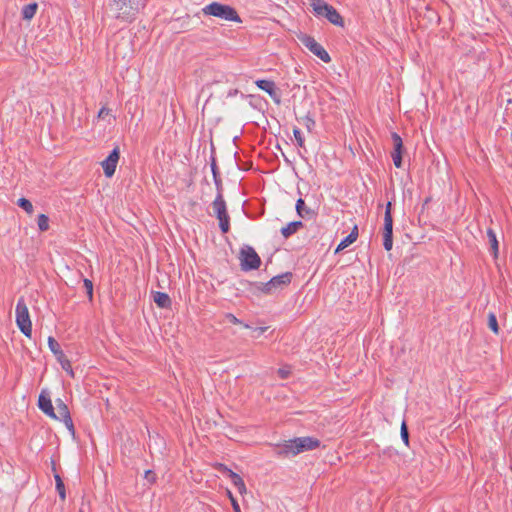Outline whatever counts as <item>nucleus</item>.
I'll return each instance as SVG.
<instances>
[{
    "label": "nucleus",
    "mask_w": 512,
    "mask_h": 512,
    "mask_svg": "<svg viewBox=\"0 0 512 512\" xmlns=\"http://www.w3.org/2000/svg\"><path fill=\"white\" fill-rule=\"evenodd\" d=\"M211 169H212L215 184H216L217 188L219 189L221 186V180L219 178V172H218V168L216 166L215 160L212 161Z\"/></svg>",
    "instance_id": "c756f323"
},
{
    "label": "nucleus",
    "mask_w": 512,
    "mask_h": 512,
    "mask_svg": "<svg viewBox=\"0 0 512 512\" xmlns=\"http://www.w3.org/2000/svg\"><path fill=\"white\" fill-rule=\"evenodd\" d=\"M48 135H49L50 137H53V136H52V134H51V130H48Z\"/></svg>",
    "instance_id": "a18cd8bd"
},
{
    "label": "nucleus",
    "mask_w": 512,
    "mask_h": 512,
    "mask_svg": "<svg viewBox=\"0 0 512 512\" xmlns=\"http://www.w3.org/2000/svg\"><path fill=\"white\" fill-rule=\"evenodd\" d=\"M216 469L229 477L230 472H233L231 469H229L225 464L218 463L216 466Z\"/></svg>",
    "instance_id": "f704fd0d"
},
{
    "label": "nucleus",
    "mask_w": 512,
    "mask_h": 512,
    "mask_svg": "<svg viewBox=\"0 0 512 512\" xmlns=\"http://www.w3.org/2000/svg\"><path fill=\"white\" fill-rule=\"evenodd\" d=\"M383 246L386 251H390L393 246V234L383 233Z\"/></svg>",
    "instance_id": "c85d7f7f"
},
{
    "label": "nucleus",
    "mask_w": 512,
    "mask_h": 512,
    "mask_svg": "<svg viewBox=\"0 0 512 512\" xmlns=\"http://www.w3.org/2000/svg\"><path fill=\"white\" fill-rule=\"evenodd\" d=\"M256 86L268 93L271 99L276 103H281V91L276 87V84L272 80L259 79L255 81Z\"/></svg>",
    "instance_id": "9d476101"
},
{
    "label": "nucleus",
    "mask_w": 512,
    "mask_h": 512,
    "mask_svg": "<svg viewBox=\"0 0 512 512\" xmlns=\"http://www.w3.org/2000/svg\"><path fill=\"white\" fill-rule=\"evenodd\" d=\"M37 9H38V5L35 2L25 5L22 8V12H21L22 18L24 20H31L35 16Z\"/></svg>",
    "instance_id": "412c9836"
},
{
    "label": "nucleus",
    "mask_w": 512,
    "mask_h": 512,
    "mask_svg": "<svg viewBox=\"0 0 512 512\" xmlns=\"http://www.w3.org/2000/svg\"><path fill=\"white\" fill-rule=\"evenodd\" d=\"M48 346L51 350V352L56 356L57 361L60 363L63 370L68 372L71 376H74V372L72 370L71 362L66 357L64 352L62 351L59 343L54 337L48 338Z\"/></svg>",
    "instance_id": "6e6552de"
},
{
    "label": "nucleus",
    "mask_w": 512,
    "mask_h": 512,
    "mask_svg": "<svg viewBox=\"0 0 512 512\" xmlns=\"http://www.w3.org/2000/svg\"><path fill=\"white\" fill-rule=\"evenodd\" d=\"M292 280V273L285 272L283 274L272 277L268 282L261 283V291L265 294H272L278 289H283L289 285Z\"/></svg>",
    "instance_id": "0eeeda50"
},
{
    "label": "nucleus",
    "mask_w": 512,
    "mask_h": 512,
    "mask_svg": "<svg viewBox=\"0 0 512 512\" xmlns=\"http://www.w3.org/2000/svg\"><path fill=\"white\" fill-rule=\"evenodd\" d=\"M304 224L301 221H292L281 229V234L284 238H289L295 234L299 229L303 228Z\"/></svg>",
    "instance_id": "f3484780"
},
{
    "label": "nucleus",
    "mask_w": 512,
    "mask_h": 512,
    "mask_svg": "<svg viewBox=\"0 0 512 512\" xmlns=\"http://www.w3.org/2000/svg\"><path fill=\"white\" fill-rule=\"evenodd\" d=\"M293 134H294V137H295V140H296L298 146L303 148L306 151V147H305L306 137L302 133V130H293Z\"/></svg>",
    "instance_id": "cd10ccee"
},
{
    "label": "nucleus",
    "mask_w": 512,
    "mask_h": 512,
    "mask_svg": "<svg viewBox=\"0 0 512 512\" xmlns=\"http://www.w3.org/2000/svg\"><path fill=\"white\" fill-rule=\"evenodd\" d=\"M80 512H82V511H80Z\"/></svg>",
    "instance_id": "09e8293b"
},
{
    "label": "nucleus",
    "mask_w": 512,
    "mask_h": 512,
    "mask_svg": "<svg viewBox=\"0 0 512 512\" xmlns=\"http://www.w3.org/2000/svg\"><path fill=\"white\" fill-rule=\"evenodd\" d=\"M225 318L232 324H242V322L232 313H226Z\"/></svg>",
    "instance_id": "c9c22d12"
},
{
    "label": "nucleus",
    "mask_w": 512,
    "mask_h": 512,
    "mask_svg": "<svg viewBox=\"0 0 512 512\" xmlns=\"http://www.w3.org/2000/svg\"><path fill=\"white\" fill-rule=\"evenodd\" d=\"M296 212L298 216L301 218L310 217L314 215L313 210L306 207L305 201L302 198H299L296 202Z\"/></svg>",
    "instance_id": "6ab92c4d"
},
{
    "label": "nucleus",
    "mask_w": 512,
    "mask_h": 512,
    "mask_svg": "<svg viewBox=\"0 0 512 512\" xmlns=\"http://www.w3.org/2000/svg\"><path fill=\"white\" fill-rule=\"evenodd\" d=\"M80 512H82V511H80Z\"/></svg>",
    "instance_id": "de8ad7c7"
},
{
    "label": "nucleus",
    "mask_w": 512,
    "mask_h": 512,
    "mask_svg": "<svg viewBox=\"0 0 512 512\" xmlns=\"http://www.w3.org/2000/svg\"><path fill=\"white\" fill-rule=\"evenodd\" d=\"M17 205L25 210L28 214H32L34 211L32 203L24 197L18 199Z\"/></svg>",
    "instance_id": "393cba45"
},
{
    "label": "nucleus",
    "mask_w": 512,
    "mask_h": 512,
    "mask_svg": "<svg viewBox=\"0 0 512 512\" xmlns=\"http://www.w3.org/2000/svg\"><path fill=\"white\" fill-rule=\"evenodd\" d=\"M202 12L207 16H214L219 19L231 22L241 23L242 20L237 11L230 5L219 2H212L202 8Z\"/></svg>",
    "instance_id": "f03ea898"
},
{
    "label": "nucleus",
    "mask_w": 512,
    "mask_h": 512,
    "mask_svg": "<svg viewBox=\"0 0 512 512\" xmlns=\"http://www.w3.org/2000/svg\"><path fill=\"white\" fill-rule=\"evenodd\" d=\"M384 219H393L392 218V203L391 202H388L386 204Z\"/></svg>",
    "instance_id": "e433bc0d"
},
{
    "label": "nucleus",
    "mask_w": 512,
    "mask_h": 512,
    "mask_svg": "<svg viewBox=\"0 0 512 512\" xmlns=\"http://www.w3.org/2000/svg\"><path fill=\"white\" fill-rule=\"evenodd\" d=\"M295 441L296 453L298 454L314 450L320 446V440L314 437H297Z\"/></svg>",
    "instance_id": "2eb2a0df"
},
{
    "label": "nucleus",
    "mask_w": 512,
    "mask_h": 512,
    "mask_svg": "<svg viewBox=\"0 0 512 512\" xmlns=\"http://www.w3.org/2000/svg\"><path fill=\"white\" fill-rule=\"evenodd\" d=\"M349 236H354V241L357 240V238H358V227L357 226H354V228L350 232Z\"/></svg>",
    "instance_id": "ea45409f"
},
{
    "label": "nucleus",
    "mask_w": 512,
    "mask_h": 512,
    "mask_svg": "<svg viewBox=\"0 0 512 512\" xmlns=\"http://www.w3.org/2000/svg\"><path fill=\"white\" fill-rule=\"evenodd\" d=\"M394 149L391 152V157L393 160V163L395 167L401 168L402 167V154L404 152V145L403 140L400 135H398L396 132H393L391 134Z\"/></svg>",
    "instance_id": "4468645a"
},
{
    "label": "nucleus",
    "mask_w": 512,
    "mask_h": 512,
    "mask_svg": "<svg viewBox=\"0 0 512 512\" xmlns=\"http://www.w3.org/2000/svg\"><path fill=\"white\" fill-rule=\"evenodd\" d=\"M145 479L150 483H154L156 480V475L152 470H147L145 472Z\"/></svg>",
    "instance_id": "4c0bfd02"
},
{
    "label": "nucleus",
    "mask_w": 512,
    "mask_h": 512,
    "mask_svg": "<svg viewBox=\"0 0 512 512\" xmlns=\"http://www.w3.org/2000/svg\"><path fill=\"white\" fill-rule=\"evenodd\" d=\"M144 0H109V9L116 19L132 22L144 7Z\"/></svg>",
    "instance_id": "f257e3e1"
},
{
    "label": "nucleus",
    "mask_w": 512,
    "mask_h": 512,
    "mask_svg": "<svg viewBox=\"0 0 512 512\" xmlns=\"http://www.w3.org/2000/svg\"><path fill=\"white\" fill-rule=\"evenodd\" d=\"M238 93H239V91H238L237 89L230 90V91L228 92V95H227V96H228V97H232V96L237 95Z\"/></svg>",
    "instance_id": "79ce46f5"
},
{
    "label": "nucleus",
    "mask_w": 512,
    "mask_h": 512,
    "mask_svg": "<svg viewBox=\"0 0 512 512\" xmlns=\"http://www.w3.org/2000/svg\"><path fill=\"white\" fill-rule=\"evenodd\" d=\"M106 117H111L110 111L106 108H102L98 113V118L105 119Z\"/></svg>",
    "instance_id": "58836bf2"
},
{
    "label": "nucleus",
    "mask_w": 512,
    "mask_h": 512,
    "mask_svg": "<svg viewBox=\"0 0 512 512\" xmlns=\"http://www.w3.org/2000/svg\"><path fill=\"white\" fill-rule=\"evenodd\" d=\"M240 265L243 271L258 269L261 265V258L251 246H244L240 251Z\"/></svg>",
    "instance_id": "423d86ee"
},
{
    "label": "nucleus",
    "mask_w": 512,
    "mask_h": 512,
    "mask_svg": "<svg viewBox=\"0 0 512 512\" xmlns=\"http://www.w3.org/2000/svg\"><path fill=\"white\" fill-rule=\"evenodd\" d=\"M301 41L310 52L316 55L323 62L329 63L331 61V57L328 52L313 37L305 35Z\"/></svg>",
    "instance_id": "1a4fd4ad"
},
{
    "label": "nucleus",
    "mask_w": 512,
    "mask_h": 512,
    "mask_svg": "<svg viewBox=\"0 0 512 512\" xmlns=\"http://www.w3.org/2000/svg\"><path fill=\"white\" fill-rule=\"evenodd\" d=\"M487 324H488V327L493 331L494 334H496V335L499 334L500 328H499L497 317H496L495 313L490 312L488 314Z\"/></svg>",
    "instance_id": "5701e85b"
},
{
    "label": "nucleus",
    "mask_w": 512,
    "mask_h": 512,
    "mask_svg": "<svg viewBox=\"0 0 512 512\" xmlns=\"http://www.w3.org/2000/svg\"><path fill=\"white\" fill-rule=\"evenodd\" d=\"M295 443L296 441L294 438L285 440L282 443L274 444L273 447L275 455L279 458H289L298 455V453H296Z\"/></svg>",
    "instance_id": "f8f14e48"
},
{
    "label": "nucleus",
    "mask_w": 512,
    "mask_h": 512,
    "mask_svg": "<svg viewBox=\"0 0 512 512\" xmlns=\"http://www.w3.org/2000/svg\"><path fill=\"white\" fill-rule=\"evenodd\" d=\"M54 478H55V482H56V490L60 496V498L62 500H65L66 498V492H65V485H64V482L62 480V478L60 477L59 474H55L54 475Z\"/></svg>",
    "instance_id": "b1692460"
},
{
    "label": "nucleus",
    "mask_w": 512,
    "mask_h": 512,
    "mask_svg": "<svg viewBox=\"0 0 512 512\" xmlns=\"http://www.w3.org/2000/svg\"><path fill=\"white\" fill-rule=\"evenodd\" d=\"M16 324L20 331L28 338L32 335V323L30 320L29 310L25 303L24 297L18 299L16 305Z\"/></svg>",
    "instance_id": "20e7f679"
},
{
    "label": "nucleus",
    "mask_w": 512,
    "mask_h": 512,
    "mask_svg": "<svg viewBox=\"0 0 512 512\" xmlns=\"http://www.w3.org/2000/svg\"><path fill=\"white\" fill-rule=\"evenodd\" d=\"M268 329V327H259V328H256L255 331L258 332V334H262L264 333L266 330Z\"/></svg>",
    "instance_id": "37998d69"
},
{
    "label": "nucleus",
    "mask_w": 512,
    "mask_h": 512,
    "mask_svg": "<svg viewBox=\"0 0 512 512\" xmlns=\"http://www.w3.org/2000/svg\"><path fill=\"white\" fill-rule=\"evenodd\" d=\"M56 409H57V414L54 419L62 421L65 424V426L67 427V429L69 431H71L72 433H74V431H75L74 424H73L68 406L61 399H57L56 400Z\"/></svg>",
    "instance_id": "ddd939ff"
},
{
    "label": "nucleus",
    "mask_w": 512,
    "mask_h": 512,
    "mask_svg": "<svg viewBox=\"0 0 512 512\" xmlns=\"http://www.w3.org/2000/svg\"><path fill=\"white\" fill-rule=\"evenodd\" d=\"M307 133H308V134H312V130H311V129H308V130H307Z\"/></svg>",
    "instance_id": "c03bdc74"
},
{
    "label": "nucleus",
    "mask_w": 512,
    "mask_h": 512,
    "mask_svg": "<svg viewBox=\"0 0 512 512\" xmlns=\"http://www.w3.org/2000/svg\"><path fill=\"white\" fill-rule=\"evenodd\" d=\"M228 497L231 501V505L233 507L234 512H241L240 506L236 498L233 496V494L228 490L227 491Z\"/></svg>",
    "instance_id": "72a5a7b5"
},
{
    "label": "nucleus",
    "mask_w": 512,
    "mask_h": 512,
    "mask_svg": "<svg viewBox=\"0 0 512 512\" xmlns=\"http://www.w3.org/2000/svg\"><path fill=\"white\" fill-rule=\"evenodd\" d=\"M153 300L160 308H168L171 305V299L169 295L164 292H155L153 295Z\"/></svg>",
    "instance_id": "a211bd4d"
},
{
    "label": "nucleus",
    "mask_w": 512,
    "mask_h": 512,
    "mask_svg": "<svg viewBox=\"0 0 512 512\" xmlns=\"http://www.w3.org/2000/svg\"><path fill=\"white\" fill-rule=\"evenodd\" d=\"M354 236H346L340 243L339 245L337 246L336 250H335V253H338L342 250H344L345 248H347L349 245H351L352 243H354Z\"/></svg>",
    "instance_id": "bb28decb"
},
{
    "label": "nucleus",
    "mask_w": 512,
    "mask_h": 512,
    "mask_svg": "<svg viewBox=\"0 0 512 512\" xmlns=\"http://www.w3.org/2000/svg\"><path fill=\"white\" fill-rule=\"evenodd\" d=\"M310 5L315 16L326 18L333 25L344 26L343 18L339 12L324 0H310Z\"/></svg>",
    "instance_id": "7ed1b4c3"
},
{
    "label": "nucleus",
    "mask_w": 512,
    "mask_h": 512,
    "mask_svg": "<svg viewBox=\"0 0 512 512\" xmlns=\"http://www.w3.org/2000/svg\"><path fill=\"white\" fill-rule=\"evenodd\" d=\"M401 438L403 442L408 446L409 445V432L405 422L401 425Z\"/></svg>",
    "instance_id": "2f4dec72"
},
{
    "label": "nucleus",
    "mask_w": 512,
    "mask_h": 512,
    "mask_svg": "<svg viewBox=\"0 0 512 512\" xmlns=\"http://www.w3.org/2000/svg\"><path fill=\"white\" fill-rule=\"evenodd\" d=\"M83 284L86 289L89 300L92 301V299H93V283H92V281L85 278L83 280Z\"/></svg>",
    "instance_id": "7c9ffc66"
},
{
    "label": "nucleus",
    "mask_w": 512,
    "mask_h": 512,
    "mask_svg": "<svg viewBox=\"0 0 512 512\" xmlns=\"http://www.w3.org/2000/svg\"><path fill=\"white\" fill-rule=\"evenodd\" d=\"M243 326H244L245 328H250V326H249L248 324H243Z\"/></svg>",
    "instance_id": "49530a36"
},
{
    "label": "nucleus",
    "mask_w": 512,
    "mask_h": 512,
    "mask_svg": "<svg viewBox=\"0 0 512 512\" xmlns=\"http://www.w3.org/2000/svg\"><path fill=\"white\" fill-rule=\"evenodd\" d=\"M214 213L219 220V227L222 233H227L230 229V217L227 213L226 203L223 199L221 192H218L215 200L212 203Z\"/></svg>",
    "instance_id": "39448f33"
},
{
    "label": "nucleus",
    "mask_w": 512,
    "mask_h": 512,
    "mask_svg": "<svg viewBox=\"0 0 512 512\" xmlns=\"http://www.w3.org/2000/svg\"><path fill=\"white\" fill-rule=\"evenodd\" d=\"M487 236L489 238L490 248L493 253L494 258L498 256V240L496 238V234L492 229H488Z\"/></svg>",
    "instance_id": "4be33fe9"
},
{
    "label": "nucleus",
    "mask_w": 512,
    "mask_h": 512,
    "mask_svg": "<svg viewBox=\"0 0 512 512\" xmlns=\"http://www.w3.org/2000/svg\"><path fill=\"white\" fill-rule=\"evenodd\" d=\"M229 478L240 494L246 493V486L240 475L235 472H230Z\"/></svg>",
    "instance_id": "aec40b11"
},
{
    "label": "nucleus",
    "mask_w": 512,
    "mask_h": 512,
    "mask_svg": "<svg viewBox=\"0 0 512 512\" xmlns=\"http://www.w3.org/2000/svg\"><path fill=\"white\" fill-rule=\"evenodd\" d=\"M37 224L40 231H47L49 229V218L45 214H40Z\"/></svg>",
    "instance_id": "a878e982"
},
{
    "label": "nucleus",
    "mask_w": 512,
    "mask_h": 512,
    "mask_svg": "<svg viewBox=\"0 0 512 512\" xmlns=\"http://www.w3.org/2000/svg\"><path fill=\"white\" fill-rule=\"evenodd\" d=\"M278 373H279V375L281 376V378H283V379H284V378H287V376H288V372H287V371H285V370H283V369H279V370H278Z\"/></svg>",
    "instance_id": "a19ab883"
},
{
    "label": "nucleus",
    "mask_w": 512,
    "mask_h": 512,
    "mask_svg": "<svg viewBox=\"0 0 512 512\" xmlns=\"http://www.w3.org/2000/svg\"><path fill=\"white\" fill-rule=\"evenodd\" d=\"M38 407L47 416L51 418L56 417V413L54 411V407L52 405V401L50 398V393L46 389H43L39 395Z\"/></svg>",
    "instance_id": "dca6fc26"
},
{
    "label": "nucleus",
    "mask_w": 512,
    "mask_h": 512,
    "mask_svg": "<svg viewBox=\"0 0 512 512\" xmlns=\"http://www.w3.org/2000/svg\"><path fill=\"white\" fill-rule=\"evenodd\" d=\"M120 158V149L116 146L108 157L101 162L104 174L106 177L110 178L114 175L118 161Z\"/></svg>",
    "instance_id": "9b49d317"
},
{
    "label": "nucleus",
    "mask_w": 512,
    "mask_h": 512,
    "mask_svg": "<svg viewBox=\"0 0 512 512\" xmlns=\"http://www.w3.org/2000/svg\"><path fill=\"white\" fill-rule=\"evenodd\" d=\"M383 233L393 234V219H384Z\"/></svg>",
    "instance_id": "473e14b6"
}]
</instances>
